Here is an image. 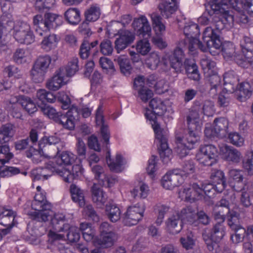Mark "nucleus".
Wrapping results in <instances>:
<instances>
[{
	"mask_svg": "<svg viewBox=\"0 0 253 253\" xmlns=\"http://www.w3.org/2000/svg\"><path fill=\"white\" fill-rule=\"evenodd\" d=\"M20 172L19 169L15 167L2 166L0 167V177L11 176Z\"/></svg>",
	"mask_w": 253,
	"mask_h": 253,
	"instance_id": "obj_60",
	"label": "nucleus"
},
{
	"mask_svg": "<svg viewBox=\"0 0 253 253\" xmlns=\"http://www.w3.org/2000/svg\"><path fill=\"white\" fill-rule=\"evenodd\" d=\"M231 205H229V202L225 199H221L220 202L215 206L214 209H216V211L222 213H224L225 216L228 214V220L231 217L235 214H238L237 212L231 210Z\"/></svg>",
	"mask_w": 253,
	"mask_h": 253,
	"instance_id": "obj_41",
	"label": "nucleus"
},
{
	"mask_svg": "<svg viewBox=\"0 0 253 253\" xmlns=\"http://www.w3.org/2000/svg\"><path fill=\"white\" fill-rule=\"evenodd\" d=\"M100 52L104 55H111L113 51L112 42L108 40H103L100 44Z\"/></svg>",
	"mask_w": 253,
	"mask_h": 253,
	"instance_id": "obj_62",
	"label": "nucleus"
},
{
	"mask_svg": "<svg viewBox=\"0 0 253 253\" xmlns=\"http://www.w3.org/2000/svg\"><path fill=\"white\" fill-rule=\"evenodd\" d=\"M184 181V177L180 175V169H175L168 171L162 177L161 184L166 189L172 190Z\"/></svg>",
	"mask_w": 253,
	"mask_h": 253,
	"instance_id": "obj_21",
	"label": "nucleus"
},
{
	"mask_svg": "<svg viewBox=\"0 0 253 253\" xmlns=\"http://www.w3.org/2000/svg\"><path fill=\"white\" fill-rule=\"evenodd\" d=\"M39 106L45 115L61 124L64 128L69 130H72L75 128L79 115V112L76 107H72L65 115L61 112H56L54 108L49 105H39Z\"/></svg>",
	"mask_w": 253,
	"mask_h": 253,
	"instance_id": "obj_12",
	"label": "nucleus"
},
{
	"mask_svg": "<svg viewBox=\"0 0 253 253\" xmlns=\"http://www.w3.org/2000/svg\"><path fill=\"white\" fill-rule=\"evenodd\" d=\"M180 241L182 247L186 250L193 249L195 246V240L192 233L181 237Z\"/></svg>",
	"mask_w": 253,
	"mask_h": 253,
	"instance_id": "obj_59",
	"label": "nucleus"
},
{
	"mask_svg": "<svg viewBox=\"0 0 253 253\" xmlns=\"http://www.w3.org/2000/svg\"><path fill=\"white\" fill-rule=\"evenodd\" d=\"M168 136V132H164L159 138L155 137L156 142L159 145L160 158L164 163H168L172 157V151L167 143Z\"/></svg>",
	"mask_w": 253,
	"mask_h": 253,
	"instance_id": "obj_22",
	"label": "nucleus"
},
{
	"mask_svg": "<svg viewBox=\"0 0 253 253\" xmlns=\"http://www.w3.org/2000/svg\"><path fill=\"white\" fill-rule=\"evenodd\" d=\"M15 215L13 211L0 205V224L12 228L16 224L14 221Z\"/></svg>",
	"mask_w": 253,
	"mask_h": 253,
	"instance_id": "obj_27",
	"label": "nucleus"
},
{
	"mask_svg": "<svg viewBox=\"0 0 253 253\" xmlns=\"http://www.w3.org/2000/svg\"><path fill=\"white\" fill-rule=\"evenodd\" d=\"M188 133L184 136H176L175 152L180 158L187 156L189 150L194 149L200 140V133L204 122L202 112L192 109L187 117Z\"/></svg>",
	"mask_w": 253,
	"mask_h": 253,
	"instance_id": "obj_5",
	"label": "nucleus"
},
{
	"mask_svg": "<svg viewBox=\"0 0 253 253\" xmlns=\"http://www.w3.org/2000/svg\"><path fill=\"white\" fill-rule=\"evenodd\" d=\"M253 0H229L228 4L225 0L219 2L218 0H212L209 2L211 8L217 13L222 15V20L224 24L231 26L234 21L246 23L248 22V16L245 11L241 10L243 8L250 14H253Z\"/></svg>",
	"mask_w": 253,
	"mask_h": 253,
	"instance_id": "obj_4",
	"label": "nucleus"
},
{
	"mask_svg": "<svg viewBox=\"0 0 253 253\" xmlns=\"http://www.w3.org/2000/svg\"><path fill=\"white\" fill-rule=\"evenodd\" d=\"M66 20L71 25H76L81 21V13L76 8H70L65 12Z\"/></svg>",
	"mask_w": 253,
	"mask_h": 253,
	"instance_id": "obj_45",
	"label": "nucleus"
},
{
	"mask_svg": "<svg viewBox=\"0 0 253 253\" xmlns=\"http://www.w3.org/2000/svg\"><path fill=\"white\" fill-rule=\"evenodd\" d=\"M150 189L148 185L143 182H139V189L136 187H134L130 191V193L133 198H136L139 196L140 198L145 199L149 195Z\"/></svg>",
	"mask_w": 253,
	"mask_h": 253,
	"instance_id": "obj_48",
	"label": "nucleus"
},
{
	"mask_svg": "<svg viewBox=\"0 0 253 253\" xmlns=\"http://www.w3.org/2000/svg\"><path fill=\"white\" fill-rule=\"evenodd\" d=\"M91 170L93 173L94 178L97 180L100 185H105L103 178L106 177L104 168L100 165H95L90 167Z\"/></svg>",
	"mask_w": 253,
	"mask_h": 253,
	"instance_id": "obj_57",
	"label": "nucleus"
},
{
	"mask_svg": "<svg viewBox=\"0 0 253 253\" xmlns=\"http://www.w3.org/2000/svg\"><path fill=\"white\" fill-rule=\"evenodd\" d=\"M100 15V9L96 5H91L85 12L86 20L89 22L96 21Z\"/></svg>",
	"mask_w": 253,
	"mask_h": 253,
	"instance_id": "obj_55",
	"label": "nucleus"
},
{
	"mask_svg": "<svg viewBox=\"0 0 253 253\" xmlns=\"http://www.w3.org/2000/svg\"><path fill=\"white\" fill-rule=\"evenodd\" d=\"M77 159V156L70 151H66L60 153V158L57 160L60 169H57L56 171L65 182L70 183L75 179H81L84 177L85 170L81 161L79 164L72 166V170L68 168Z\"/></svg>",
	"mask_w": 253,
	"mask_h": 253,
	"instance_id": "obj_8",
	"label": "nucleus"
},
{
	"mask_svg": "<svg viewBox=\"0 0 253 253\" xmlns=\"http://www.w3.org/2000/svg\"><path fill=\"white\" fill-rule=\"evenodd\" d=\"M10 103H19L22 107L29 114L35 112L37 107L34 101L29 97L21 95L20 96H14L10 100Z\"/></svg>",
	"mask_w": 253,
	"mask_h": 253,
	"instance_id": "obj_29",
	"label": "nucleus"
},
{
	"mask_svg": "<svg viewBox=\"0 0 253 253\" xmlns=\"http://www.w3.org/2000/svg\"><path fill=\"white\" fill-rule=\"evenodd\" d=\"M203 40L207 45V50H220L226 60H234L241 67H253V42L249 37H245L241 42V51L235 52L234 45L230 42H222L217 29L208 27L205 30Z\"/></svg>",
	"mask_w": 253,
	"mask_h": 253,
	"instance_id": "obj_1",
	"label": "nucleus"
},
{
	"mask_svg": "<svg viewBox=\"0 0 253 253\" xmlns=\"http://www.w3.org/2000/svg\"><path fill=\"white\" fill-rule=\"evenodd\" d=\"M239 214H235L231 217L229 221V226L235 232V233L231 236V239L234 244L242 242L246 232V229L239 224Z\"/></svg>",
	"mask_w": 253,
	"mask_h": 253,
	"instance_id": "obj_25",
	"label": "nucleus"
},
{
	"mask_svg": "<svg viewBox=\"0 0 253 253\" xmlns=\"http://www.w3.org/2000/svg\"><path fill=\"white\" fill-rule=\"evenodd\" d=\"M46 31L55 28L61 25L63 22L62 16L58 14L48 13L45 14Z\"/></svg>",
	"mask_w": 253,
	"mask_h": 253,
	"instance_id": "obj_40",
	"label": "nucleus"
},
{
	"mask_svg": "<svg viewBox=\"0 0 253 253\" xmlns=\"http://www.w3.org/2000/svg\"><path fill=\"white\" fill-rule=\"evenodd\" d=\"M253 87L248 82H244L240 84L239 87L235 88V92L237 99L240 101H244L250 97L252 94Z\"/></svg>",
	"mask_w": 253,
	"mask_h": 253,
	"instance_id": "obj_34",
	"label": "nucleus"
},
{
	"mask_svg": "<svg viewBox=\"0 0 253 253\" xmlns=\"http://www.w3.org/2000/svg\"><path fill=\"white\" fill-rule=\"evenodd\" d=\"M169 207L163 204H158L154 208V212L157 215L155 223L160 226L163 222L165 214L169 211Z\"/></svg>",
	"mask_w": 253,
	"mask_h": 253,
	"instance_id": "obj_44",
	"label": "nucleus"
},
{
	"mask_svg": "<svg viewBox=\"0 0 253 253\" xmlns=\"http://www.w3.org/2000/svg\"><path fill=\"white\" fill-rule=\"evenodd\" d=\"M217 154V149L215 146L213 145L201 146L196 154V159L200 164L210 166L215 163Z\"/></svg>",
	"mask_w": 253,
	"mask_h": 253,
	"instance_id": "obj_19",
	"label": "nucleus"
},
{
	"mask_svg": "<svg viewBox=\"0 0 253 253\" xmlns=\"http://www.w3.org/2000/svg\"><path fill=\"white\" fill-rule=\"evenodd\" d=\"M105 211L108 218L112 222H116L121 218V211L116 204L112 203L107 204Z\"/></svg>",
	"mask_w": 253,
	"mask_h": 253,
	"instance_id": "obj_38",
	"label": "nucleus"
},
{
	"mask_svg": "<svg viewBox=\"0 0 253 253\" xmlns=\"http://www.w3.org/2000/svg\"><path fill=\"white\" fill-rule=\"evenodd\" d=\"M152 28L157 37H161L166 31V26L163 22L162 18L161 16L156 13H152L150 15Z\"/></svg>",
	"mask_w": 253,
	"mask_h": 253,
	"instance_id": "obj_33",
	"label": "nucleus"
},
{
	"mask_svg": "<svg viewBox=\"0 0 253 253\" xmlns=\"http://www.w3.org/2000/svg\"><path fill=\"white\" fill-rule=\"evenodd\" d=\"M231 186L236 191H242L240 201L242 205L245 207H249L252 204L251 199L253 198V186L250 185H245L243 188L236 186L231 183Z\"/></svg>",
	"mask_w": 253,
	"mask_h": 253,
	"instance_id": "obj_26",
	"label": "nucleus"
},
{
	"mask_svg": "<svg viewBox=\"0 0 253 253\" xmlns=\"http://www.w3.org/2000/svg\"><path fill=\"white\" fill-rule=\"evenodd\" d=\"M33 25L35 27L36 31L40 36L42 35V32L46 31L45 18L41 14L35 15L33 17Z\"/></svg>",
	"mask_w": 253,
	"mask_h": 253,
	"instance_id": "obj_51",
	"label": "nucleus"
},
{
	"mask_svg": "<svg viewBox=\"0 0 253 253\" xmlns=\"http://www.w3.org/2000/svg\"><path fill=\"white\" fill-rule=\"evenodd\" d=\"M150 107L153 109L146 108L144 116L146 122L151 125L154 131L155 137H160L164 132H168L167 129H162L158 122V116L166 112H172V103L169 99L162 100L158 98L152 99L149 103Z\"/></svg>",
	"mask_w": 253,
	"mask_h": 253,
	"instance_id": "obj_9",
	"label": "nucleus"
},
{
	"mask_svg": "<svg viewBox=\"0 0 253 253\" xmlns=\"http://www.w3.org/2000/svg\"><path fill=\"white\" fill-rule=\"evenodd\" d=\"M49 220L52 229H50L48 233V241L54 244L56 241L63 240L64 235L59 233L65 231V229L68 228V224L65 223L67 220L65 213L62 211L57 212L49 218Z\"/></svg>",
	"mask_w": 253,
	"mask_h": 253,
	"instance_id": "obj_14",
	"label": "nucleus"
},
{
	"mask_svg": "<svg viewBox=\"0 0 253 253\" xmlns=\"http://www.w3.org/2000/svg\"><path fill=\"white\" fill-rule=\"evenodd\" d=\"M14 126L7 124L0 128V143H4L9 141L14 133Z\"/></svg>",
	"mask_w": 253,
	"mask_h": 253,
	"instance_id": "obj_47",
	"label": "nucleus"
},
{
	"mask_svg": "<svg viewBox=\"0 0 253 253\" xmlns=\"http://www.w3.org/2000/svg\"><path fill=\"white\" fill-rule=\"evenodd\" d=\"M145 207L142 203H137L128 207L124 214L123 222L126 226L137 224L144 215Z\"/></svg>",
	"mask_w": 253,
	"mask_h": 253,
	"instance_id": "obj_18",
	"label": "nucleus"
},
{
	"mask_svg": "<svg viewBox=\"0 0 253 253\" xmlns=\"http://www.w3.org/2000/svg\"><path fill=\"white\" fill-rule=\"evenodd\" d=\"M160 63V56L157 52H152L145 60L147 66L152 69H156Z\"/></svg>",
	"mask_w": 253,
	"mask_h": 253,
	"instance_id": "obj_54",
	"label": "nucleus"
},
{
	"mask_svg": "<svg viewBox=\"0 0 253 253\" xmlns=\"http://www.w3.org/2000/svg\"><path fill=\"white\" fill-rule=\"evenodd\" d=\"M96 124L100 126V136L103 142L106 145L105 159L106 164L112 171L120 172L126 167L128 162L126 159L120 153H117L114 159L111 157V152L108 146L110 144V131L108 125L105 123L103 115V105L100 103L96 112Z\"/></svg>",
	"mask_w": 253,
	"mask_h": 253,
	"instance_id": "obj_6",
	"label": "nucleus"
},
{
	"mask_svg": "<svg viewBox=\"0 0 253 253\" xmlns=\"http://www.w3.org/2000/svg\"><path fill=\"white\" fill-rule=\"evenodd\" d=\"M13 37L20 44L30 45L35 41V36L29 24L23 21L15 23L11 15H3L0 17V48L5 50Z\"/></svg>",
	"mask_w": 253,
	"mask_h": 253,
	"instance_id": "obj_2",
	"label": "nucleus"
},
{
	"mask_svg": "<svg viewBox=\"0 0 253 253\" xmlns=\"http://www.w3.org/2000/svg\"><path fill=\"white\" fill-rule=\"evenodd\" d=\"M37 193L34 197L31 206L34 211L28 214L34 219L40 222H46L49 220L55 213L52 210L51 203L46 200L45 193L41 191V187L38 186L36 188Z\"/></svg>",
	"mask_w": 253,
	"mask_h": 253,
	"instance_id": "obj_11",
	"label": "nucleus"
},
{
	"mask_svg": "<svg viewBox=\"0 0 253 253\" xmlns=\"http://www.w3.org/2000/svg\"><path fill=\"white\" fill-rule=\"evenodd\" d=\"M51 62V58L48 55H41L38 57L31 71V78L35 83L43 81L46 73Z\"/></svg>",
	"mask_w": 253,
	"mask_h": 253,
	"instance_id": "obj_16",
	"label": "nucleus"
},
{
	"mask_svg": "<svg viewBox=\"0 0 253 253\" xmlns=\"http://www.w3.org/2000/svg\"><path fill=\"white\" fill-rule=\"evenodd\" d=\"M186 209L181 210L180 213L175 212L171 215L166 221V229L171 234H177L182 228V223L186 221L192 222L191 219L193 214L187 211Z\"/></svg>",
	"mask_w": 253,
	"mask_h": 253,
	"instance_id": "obj_15",
	"label": "nucleus"
},
{
	"mask_svg": "<svg viewBox=\"0 0 253 253\" xmlns=\"http://www.w3.org/2000/svg\"><path fill=\"white\" fill-rule=\"evenodd\" d=\"M189 60L188 59L185 60L184 62L188 77L195 81L199 80L200 79V75L196 64L193 61H190V64H189Z\"/></svg>",
	"mask_w": 253,
	"mask_h": 253,
	"instance_id": "obj_49",
	"label": "nucleus"
},
{
	"mask_svg": "<svg viewBox=\"0 0 253 253\" xmlns=\"http://www.w3.org/2000/svg\"><path fill=\"white\" fill-rule=\"evenodd\" d=\"M216 209L213 210L214 219L217 221L213 228V233L210 229H206L203 233V237L209 251H212L218 247L217 242H219L225 235L224 227L222 223L225 220V214L218 212Z\"/></svg>",
	"mask_w": 253,
	"mask_h": 253,
	"instance_id": "obj_13",
	"label": "nucleus"
},
{
	"mask_svg": "<svg viewBox=\"0 0 253 253\" xmlns=\"http://www.w3.org/2000/svg\"><path fill=\"white\" fill-rule=\"evenodd\" d=\"M177 9L176 0H163L159 5V9L163 16L169 18Z\"/></svg>",
	"mask_w": 253,
	"mask_h": 253,
	"instance_id": "obj_32",
	"label": "nucleus"
},
{
	"mask_svg": "<svg viewBox=\"0 0 253 253\" xmlns=\"http://www.w3.org/2000/svg\"><path fill=\"white\" fill-rule=\"evenodd\" d=\"M70 192L72 200L77 204L80 207H83L85 205L84 194L83 190L79 186L72 184L70 187Z\"/></svg>",
	"mask_w": 253,
	"mask_h": 253,
	"instance_id": "obj_36",
	"label": "nucleus"
},
{
	"mask_svg": "<svg viewBox=\"0 0 253 253\" xmlns=\"http://www.w3.org/2000/svg\"><path fill=\"white\" fill-rule=\"evenodd\" d=\"M91 193L93 201L98 207H102L107 200V196L102 189L94 184L91 188Z\"/></svg>",
	"mask_w": 253,
	"mask_h": 253,
	"instance_id": "obj_39",
	"label": "nucleus"
},
{
	"mask_svg": "<svg viewBox=\"0 0 253 253\" xmlns=\"http://www.w3.org/2000/svg\"><path fill=\"white\" fill-rule=\"evenodd\" d=\"M68 230L67 234V240L71 243H76L80 239V233L78 228L75 226H70L68 224V228L65 231Z\"/></svg>",
	"mask_w": 253,
	"mask_h": 253,
	"instance_id": "obj_56",
	"label": "nucleus"
},
{
	"mask_svg": "<svg viewBox=\"0 0 253 253\" xmlns=\"http://www.w3.org/2000/svg\"><path fill=\"white\" fill-rule=\"evenodd\" d=\"M115 61L118 63L121 72L126 76L129 75L132 71V68L129 59L125 55H120L115 58Z\"/></svg>",
	"mask_w": 253,
	"mask_h": 253,
	"instance_id": "obj_42",
	"label": "nucleus"
},
{
	"mask_svg": "<svg viewBox=\"0 0 253 253\" xmlns=\"http://www.w3.org/2000/svg\"><path fill=\"white\" fill-rule=\"evenodd\" d=\"M223 82L224 89L229 92H233L238 85L239 79L234 71H230L224 75Z\"/></svg>",
	"mask_w": 253,
	"mask_h": 253,
	"instance_id": "obj_31",
	"label": "nucleus"
},
{
	"mask_svg": "<svg viewBox=\"0 0 253 253\" xmlns=\"http://www.w3.org/2000/svg\"><path fill=\"white\" fill-rule=\"evenodd\" d=\"M158 161L157 157L154 155L152 156L148 161L146 172L152 179L155 178L156 172L158 169Z\"/></svg>",
	"mask_w": 253,
	"mask_h": 253,
	"instance_id": "obj_52",
	"label": "nucleus"
},
{
	"mask_svg": "<svg viewBox=\"0 0 253 253\" xmlns=\"http://www.w3.org/2000/svg\"><path fill=\"white\" fill-rule=\"evenodd\" d=\"M229 122L225 118L216 119L214 121L213 127L217 137L224 138L226 136L228 128Z\"/></svg>",
	"mask_w": 253,
	"mask_h": 253,
	"instance_id": "obj_37",
	"label": "nucleus"
},
{
	"mask_svg": "<svg viewBox=\"0 0 253 253\" xmlns=\"http://www.w3.org/2000/svg\"><path fill=\"white\" fill-rule=\"evenodd\" d=\"M201 64L205 76H209L216 71L215 63L210 59L205 58L202 59Z\"/></svg>",
	"mask_w": 253,
	"mask_h": 253,
	"instance_id": "obj_58",
	"label": "nucleus"
},
{
	"mask_svg": "<svg viewBox=\"0 0 253 253\" xmlns=\"http://www.w3.org/2000/svg\"><path fill=\"white\" fill-rule=\"evenodd\" d=\"M247 160L244 161L243 167L247 171L249 174H253V152H250L247 154Z\"/></svg>",
	"mask_w": 253,
	"mask_h": 253,
	"instance_id": "obj_64",
	"label": "nucleus"
},
{
	"mask_svg": "<svg viewBox=\"0 0 253 253\" xmlns=\"http://www.w3.org/2000/svg\"><path fill=\"white\" fill-rule=\"evenodd\" d=\"M132 27L138 36L144 38L137 42L136 49L138 53L146 55L151 49L150 43L148 40L151 36L152 28L147 18L144 15L134 18Z\"/></svg>",
	"mask_w": 253,
	"mask_h": 253,
	"instance_id": "obj_10",
	"label": "nucleus"
},
{
	"mask_svg": "<svg viewBox=\"0 0 253 253\" xmlns=\"http://www.w3.org/2000/svg\"><path fill=\"white\" fill-rule=\"evenodd\" d=\"M178 194L181 200L193 202L202 198L203 190L198 184L193 183L185 185Z\"/></svg>",
	"mask_w": 253,
	"mask_h": 253,
	"instance_id": "obj_20",
	"label": "nucleus"
},
{
	"mask_svg": "<svg viewBox=\"0 0 253 253\" xmlns=\"http://www.w3.org/2000/svg\"><path fill=\"white\" fill-rule=\"evenodd\" d=\"M211 179L217 192H221L226 186L224 173L221 170L213 169L211 175Z\"/></svg>",
	"mask_w": 253,
	"mask_h": 253,
	"instance_id": "obj_30",
	"label": "nucleus"
},
{
	"mask_svg": "<svg viewBox=\"0 0 253 253\" xmlns=\"http://www.w3.org/2000/svg\"><path fill=\"white\" fill-rule=\"evenodd\" d=\"M220 153L228 161L239 163L241 158V154L238 150L224 144L219 146Z\"/></svg>",
	"mask_w": 253,
	"mask_h": 253,
	"instance_id": "obj_28",
	"label": "nucleus"
},
{
	"mask_svg": "<svg viewBox=\"0 0 253 253\" xmlns=\"http://www.w3.org/2000/svg\"><path fill=\"white\" fill-rule=\"evenodd\" d=\"M137 91L138 92V97L144 102H146L153 96V91L147 87H143Z\"/></svg>",
	"mask_w": 253,
	"mask_h": 253,
	"instance_id": "obj_63",
	"label": "nucleus"
},
{
	"mask_svg": "<svg viewBox=\"0 0 253 253\" xmlns=\"http://www.w3.org/2000/svg\"><path fill=\"white\" fill-rule=\"evenodd\" d=\"M227 139L229 143L237 147H242L245 144V138L236 131L229 132Z\"/></svg>",
	"mask_w": 253,
	"mask_h": 253,
	"instance_id": "obj_50",
	"label": "nucleus"
},
{
	"mask_svg": "<svg viewBox=\"0 0 253 253\" xmlns=\"http://www.w3.org/2000/svg\"><path fill=\"white\" fill-rule=\"evenodd\" d=\"M119 37L115 41V48L118 53L125 49L128 45L133 42L135 35L128 30H120L118 31Z\"/></svg>",
	"mask_w": 253,
	"mask_h": 253,
	"instance_id": "obj_23",
	"label": "nucleus"
},
{
	"mask_svg": "<svg viewBox=\"0 0 253 253\" xmlns=\"http://www.w3.org/2000/svg\"><path fill=\"white\" fill-rule=\"evenodd\" d=\"M59 69H63L65 77L70 80V78L74 76L79 70L78 58L73 57L68 62L65 67H62Z\"/></svg>",
	"mask_w": 253,
	"mask_h": 253,
	"instance_id": "obj_43",
	"label": "nucleus"
},
{
	"mask_svg": "<svg viewBox=\"0 0 253 253\" xmlns=\"http://www.w3.org/2000/svg\"><path fill=\"white\" fill-rule=\"evenodd\" d=\"M228 175L229 178L236 183L237 184L236 186H238L239 184H241L244 178L242 171L237 169H230Z\"/></svg>",
	"mask_w": 253,
	"mask_h": 253,
	"instance_id": "obj_61",
	"label": "nucleus"
},
{
	"mask_svg": "<svg viewBox=\"0 0 253 253\" xmlns=\"http://www.w3.org/2000/svg\"><path fill=\"white\" fill-rule=\"evenodd\" d=\"M99 230L101 239L94 240V245L102 248L112 247L117 238L113 227L108 222H104L101 224Z\"/></svg>",
	"mask_w": 253,
	"mask_h": 253,
	"instance_id": "obj_17",
	"label": "nucleus"
},
{
	"mask_svg": "<svg viewBox=\"0 0 253 253\" xmlns=\"http://www.w3.org/2000/svg\"><path fill=\"white\" fill-rule=\"evenodd\" d=\"M69 82V79L64 76L63 69H59L54 76L46 83V87L50 90L57 91Z\"/></svg>",
	"mask_w": 253,
	"mask_h": 253,
	"instance_id": "obj_24",
	"label": "nucleus"
},
{
	"mask_svg": "<svg viewBox=\"0 0 253 253\" xmlns=\"http://www.w3.org/2000/svg\"><path fill=\"white\" fill-rule=\"evenodd\" d=\"M36 98L42 103L41 106L45 105L46 102L53 103L56 100L54 94L44 89H40L37 91Z\"/></svg>",
	"mask_w": 253,
	"mask_h": 253,
	"instance_id": "obj_46",
	"label": "nucleus"
},
{
	"mask_svg": "<svg viewBox=\"0 0 253 253\" xmlns=\"http://www.w3.org/2000/svg\"><path fill=\"white\" fill-rule=\"evenodd\" d=\"M59 40V37L56 35L50 34L43 38L40 45L43 50L48 52L57 47Z\"/></svg>",
	"mask_w": 253,
	"mask_h": 253,
	"instance_id": "obj_35",
	"label": "nucleus"
},
{
	"mask_svg": "<svg viewBox=\"0 0 253 253\" xmlns=\"http://www.w3.org/2000/svg\"><path fill=\"white\" fill-rule=\"evenodd\" d=\"M186 39L179 43V46L174 50L172 54L166 53L162 58V62L166 66L169 65L176 72H180L183 67V60L184 55L182 48L186 45V42H189L188 48L190 51L193 48H199L203 51H207V47L199 41L200 29L198 25L188 20L185 23L183 28Z\"/></svg>",
	"mask_w": 253,
	"mask_h": 253,
	"instance_id": "obj_3",
	"label": "nucleus"
},
{
	"mask_svg": "<svg viewBox=\"0 0 253 253\" xmlns=\"http://www.w3.org/2000/svg\"><path fill=\"white\" fill-rule=\"evenodd\" d=\"M14 60L18 64H22L28 62L30 57L28 52L23 48L17 49L13 55Z\"/></svg>",
	"mask_w": 253,
	"mask_h": 253,
	"instance_id": "obj_53",
	"label": "nucleus"
},
{
	"mask_svg": "<svg viewBox=\"0 0 253 253\" xmlns=\"http://www.w3.org/2000/svg\"><path fill=\"white\" fill-rule=\"evenodd\" d=\"M30 151L31 154L30 155H28V157H31L34 162L38 163L44 161L46 164L44 168H39L31 171V177L33 181L46 180L53 174L59 176L56 169H60L59 165L57 163V160L60 156V152H58L54 157H50L44 155L42 151L31 149Z\"/></svg>",
	"mask_w": 253,
	"mask_h": 253,
	"instance_id": "obj_7",
	"label": "nucleus"
}]
</instances>
